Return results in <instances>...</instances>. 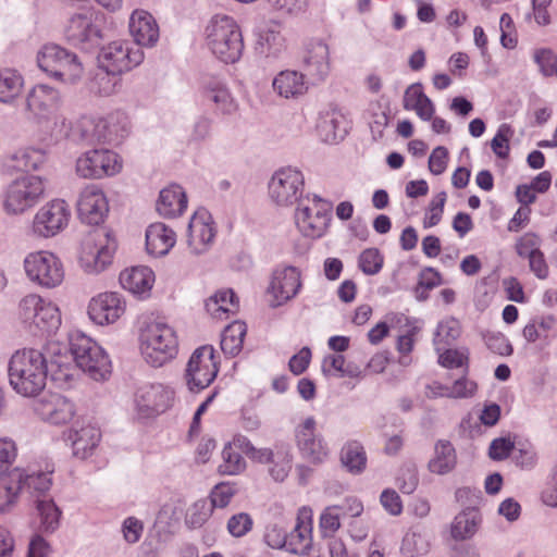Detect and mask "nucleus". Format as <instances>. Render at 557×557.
Segmentation results:
<instances>
[{"label": "nucleus", "instance_id": "30", "mask_svg": "<svg viewBox=\"0 0 557 557\" xmlns=\"http://www.w3.org/2000/svg\"><path fill=\"white\" fill-rule=\"evenodd\" d=\"M304 64L310 76L323 81L330 72L329 46L320 39L311 40L306 48Z\"/></svg>", "mask_w": 557, "mask_h": 557}, {"label": "nucleus", "instance_id": "24", "mask_svg": "<svg viewBox=\"0 0 557 557\" xmlns=\"http://www.w3.org/2000/svg\"><path fill=\"white\" fill-rule=\"evenodd\" d=\"M125 311V302L114 292L102 293L94 297L88 306L89 318L99 325L114 323Z\"/></svg>", "mask_w": 557, "mask_h": 557}, {"label": "nucleus", "instance_id": "39", "mask_svg": "<svg viewBox=\"0 0 557 557\" xmlns=\"http://www.w3.org/2000/svg\"><path fill=\"white\" fill-rule=\"evenodd\" d=\"M312 527L310 517H298L294 529L287 533L286 552L295 555H308L312 547Z\"/></svg>", "mask_w": 557, "mask_h": 557}, {"label": "nucleus", "instance_id": "2", "mask_svg": "<svg viewBox=\"0 0 557 557\" xmlns=\"http://www.w3.org/2000/svg\"><path fill=\"white\" fill-rule=\"evenodd\" d=\"M140 351L147 363L162 367L177 354L175 331L162 320L146 318L139 329Z\"/></svg>", "mask_w": 557, "mask_h": 557}, {"label": "nucleus", "instance_id": "23", "mask_svg": "<svg viewBox=\"0 0 557 557\" xmlns=\"http://www.w3.org/2000/svg\"><path fill=\"white\" fill-rule=\"evenodd\" d=\"M109 206L103 191L96 185L86 186L77 200V212L82 222L99 225L103 222Z\"/></svg>", "mask_w": 557, "mask_h": 557}, {"label": "nucleus", "instance_id": "46", "mask_svg": "<svg viewBox=\"0 0 557 557\" xmlns=\"http://www.w3.org/2000/svg\"><path fill=\"white\" fill-rule=\"evenodd\" d=\"M46 159L47 156L44 149L28 147L13 153L8 161V166L13 170L28 172L38 170L46 162Z\"/></svg>", "mask_w": 557, "mask_h": 557}, {"label": "nucleus", "instance_id": "11", "mask_svg": "<svg viewBox=\"0 0 557 557\" xmlns=\"http://www.w3.org/2000/svg\"><path fill=\"white\" fill-rule=\"evenodd\" d=\"M64 37L73 46L85 50L98 46L101 39V29L97 24L94 10L82 8L71 14L64 26Z\"/></svg>", "mask_w": 557, "mask_h": 557}, {"label": "nucleus", "instance_id": "22", "mask_svg": "<svg viewBox=\"0 0 557 557\" xmlns=\"http://www.w3.org/2000/svg\"><path fill=\"white\" fill-rule=\"evenodd\" d=\"M7 478H10V487H17L12 495V503L20 492L28 493L33 502L36 498L51 497L48 494L52 485L51 473L38 472L25 474L21 469L15 468L7 474Z\"/></svg>", "mask_w": 557, "mask_h": 557}, {"label": "nucleus", "instance_id": "41", "mask_svg": "<svg viewBox=\"0 0 557 557\" xmlns=\"http://www.w3.org/2000/svg\"><path fill=\"white\" fill-rule=\"evenodd\" d=\"M457 465L454 445L446 440H438L434 446V455L428 462L430 472L444 475L451 472Z\"/></svg>", "mask_w": 557, "mask_h": 557}, {"label": "nucleus", "instance_id": "38", "mask_svg": "<svg viewBox=\"0 0 557 557\" xmlns=\"http://www.w3.org/2000/svg\"><path fill=\"white\" fill-rule=\"evenodd\" d=\"M154 274L148 267H134L120 274L122 287L135 295L148 294L153 285Z\"/></svg>", "mask_w": 557, "mask_h": 557}, {"label": "nucleus", "instance_id": "12", "mask_svg": "<svg viewBox=\"0 0 557 557\" xmlns=\"http://www.w3.org/2000/svg\"><path fill=\"white\" fill-rule=\"evenodd\" d=\"M122 170L119 154L109 149H91L82 153L75 162L76 174L86 180L113 176Z\"/></svg>", "mask_w": 557, "mask_h": 557}, {"label": "nucleus", "instance_id": "61", "mask_svg": "<svg viewBox=\"0 0 557 557\" xmlns=\"http://www.w3.org/2000/svg\"><path fill=\"white\" fill-rule=\"evenodd\" d=\"M438 354V363L448 369L461 368L468 366V355L466 351L450 349L444 346Z\"/></svg>", "mask_w": 557, "mask_h": 557}, {"label": "nucleus", "instance_id": "57", "mask_svg": "<svg viewBox=\"0 0 557 557\" xmlns=\"http://www.w3.org/2000/svg\"><path fill=\"white\" fill-rule=\"evenodd\" d=\"M212 508L205 499L197 500L187 511L186 524L191 529L200 528L211 516Z\"/></svg>", "mask_w": 557, "mask_h": 557}, {"label": "nucleus", "instance_id": "16", "mask_svg": "<svg viewBox=\"0 0 557 557\" xmlns=\"http://www.w3.org/2000/svg\"><path fill=\"white\" fill-rule=\"evenodd\" d=\"M302 287L301 272L294 265L277 267L271 275L268 294L270 307H281L294 299Z\"/></svg>", "mask_w": 557, "mask_h": 557}, {"label": "nucleus", "instance_id": "17", "mask_svg": "<svg viewBox=\"0 0 557 557\" xmlns=\"http://www.w3.org/2000/svg\"><path fill=\"white\" fill-rule=\"evenodd\" d=\"M317 421L307 417L295 429V442L304 459L313 465L323 463L330 455V448L324 437L315 432Z\"/></svg>", "mask_w": 557, "mask_h": 557}, {"label": "nucleus", "instance_id": "7", "mask_svg": "<svg viewBox=\"0 0 557 557\" xmlns=\"http://www.w3.org/2000/svg\"><path fill=\"white\" fill-rule=\"evenodd\" d=\"M115 249L116 240L111 232L94 228L82 240L81 265L87 273H99L111 263Z\"/></svg>", "mask_w": 557, "mask_h": 557}, {"label": "nucleus", "instance_id": "49", "mask_svg": "<svg viewBox=\"0 0 557 557\" xmlns=\"http://www.w3.org/2000/svg\"><path fill=\"white\" fill-rule=\"evenodd\" d=\"M318 129L323 136V140L330 144L342 140L347 133L345 119L337 113H331L323 117Z\"/></svg>", "mask_w": 557, "mask_h": 557}, {"label": "nucleus", "instance_id": "55", "mask_svg": "<svg viewBox=\"0 0 557 557\" xmlns=\"http://www.w3.org/2000/svg\"><path fill=\"white\" fill-rule=\"evenodd\" d=\"M384 258L376 248L363 250L358 259L359 269L367 275L377 274L383 267Z\"/></svg>", "mask_w": 557, "mask_h": 557}, {"label": "nucleus", "instance_id": "59", "mask_svg": "<svg viewBox=\"0 0 557 557\" xmlns=\"http://www.w3.org/2000/svg\"><path fill=\"white\" fill-rule=\"evenodd\" d=\"M445 202H446V193L445 191H441L435 197H433V199L431 200V202L429 205V210L423 220L424 228L433 227L441 222L442 215L444 212Z\"/></svg>", "mask_w": 557, "mask_h": 557}, {"label": "nucleus", "instance_id": "62", "mask_svg": "<svg viewBox=\"0 0 557 557\" xmlns=\"http://www.w3.org/2000/svg\"><path fill=\"white\" fill-rule=\"evenodd\" d=\"M253 525L251 516L247 512H238L233 515L227 521V531L234 537L246 535Z\"/></svg>", "mask_w": 557, "mask_h": 557}, {"label": "nucleus", "instance_id": "19", "mask_svg": "<svg viewBox=\"0 0 557 557\" xmlns=\"http://www.w3.org/2000/svg\"><path fill=\"white\" fill-rule=\"evenodd\" d=\"M216 228L210 212L203 208L197 210L189 220L187 244L191 255L206 253L212 246Z\"/></svg>", "mask_w": 557, "mask_h": 557}, {"label": "nucleus", "instance_id": "63", "mask_svg": "<svg viewBox=\"0 0 557 557\" xmlns=\"http://www.w3.org/2000/svg\"><path fill=\"white\" fill-rule=\"evenodd\" d=\"M16 457V443L10 437H0V473L7 472Z\"/></svg>", "mask_w": 557, "mask_h": 557}, {"label": "nucleus", "instance_id": "48", "mask_svg": "<svg viewBox=\"0 0 557 557\" xmlns=\"http://www.w3.org/2000/svg\"><path fill=\"white\" fill-rule=\"evenodd\" d=\"M247 326L242 321H234L227 325L221 336V349L231 357L238 355L243 348Z\"/></svg>", "mask_w": 557, "mask_h": 557}, {"label": "nucleus", "instance_id": "20", "mask_svg": "<svg viewBox=\"0 0 557 557\" xmlns=\"http://www.w3.org/2000/svg\"><path fill=\"white\" fill-rule=\"evenodd\" d=\"M200 96L202 102L218 115H232L238 109V103L226 83L219 77H206L202 81Z\"/></svg>", "mask_w": 557, "mask_h": 557}, {"label": "nucleus", "instance_id": "36", "mask_svg": "<svg viewBox=\"0 0 557 557\" xmlns=\"http://www.w3.org/2000/svg\"><path fill=\"white\" fill-rule=\"evenodd\" d=\"M274 91L283 98L290 99L302 96L308 90L305 75L294 70L280 72L272 83Z\"/></svg>", "mask_w": 557, "mask_h": 557}, {"label": "nucleus", "instance_id": "27", "mask_svg": "<svg viewBox=\"0 0 557 557\" xmlns=\"http://www.w3.org/2000/svg\"><path fill=\"white\" fill-rule=\"evenodd\" d=\"M60 94L48 85H36L27 95L26 108L38 121L59 112Z\"/></svg>", "mask_w": 557, "mask_h": 557}, {"label": "nucleus", "instance_id": "10", "mask_svg": "<svg viewBox=\"0 0 557 557\" xmlns=\"http://www.w3.org/2000/svg\"><path fill=\"white\" fill-rule=\"evenodd\" d=\"M144 60L141 49L126 40H115L102 47L98 54L99 66L117 76L139 65Z\"/></svg>", "mask_w": 557, "mask_h": 557}, {"label": "nucleus", "instance_id": "52", "mask_svg": "<svg viewBox=\"0 0 557 557\" xmlns=\"http://www.w3.org/2000/svg\"><path fill=\"white\" fill-rule=\"evenodd\" d=\"M246 467V460L240 453L225 444L222 450V462L218 467V472L222 475H238L245 471Z\"/></svg>", "mask_w": 557, "mask_h": 557}, {"label": "nucleus", "instance_id": "3", "mask_svg": "<svg viewBox=\"0 0 557 557\" xmlns=\"http://www.w3.org/2000/svg\"><path fill=\"white\" fill-rule=\"evenodd\" d=\"M207 45L211 52L226 64L236 63L244 50L239 26L227 15H215L206 29Z\"/></svg>", "mask_w": 557, "mask_h": 557}, {"label": "nucleus", "instance_id": "60", "mask_svg": "<svg viewBox=\"0 0 557 557\" xmlns=\"http://www.w3.org/2000/svg\"><path fill=\"white\" fill-rule=\"evenodd\" d=\"M341 527L339 507H327L320 517V529L324 537L333 536Z\"/></svg>", "mask_w": 557, "mask_h": 557}, {"label": "nucleus", "instance_id": "40", "mask_svg": "<svg viewBox=\"0 0 557 557\" xmlns=\"http://www.w3.org/2000/svg\"><path fill=\"white\" fill-rule=\"evenodd\" d=\"M482 515L475 508H467L459 512L450 525V535L456 541L472 539L480 529Z\"/></svg>", "mask_w": 557, "mask_h": 557}, {"label": "nucleus", "instance_id": "8", "mask_svg": "<svg viewBox=\"0 0 557 557\" xmlns=\"http://www.w3.org/2000/svg\"><path fill=\"white\" fill-rule=\"evenodd\" d=\"M332 203L320 196L306 195L299 200L295 211V222L299 232L310 238L321 237L331 220Z\"/></svg>", "mask_w": 557, "mask_h": 557}, {"label": "nucleus", "instance_id": "4", "mask_svg": "<svg viewBox=\"0 0 557 557\" xmlns=\"http://www.w3.org/2000/svg\"><path fill=\"white\" fill-rule=\"evenodd\" d=\"M70 354L76 366L95 381H104L111 374V361L103 348L81 331L69 335Z\"/></svg>", "mask_w": 557, "mask_h": 557}, {"label": "nucleus", "instance_id": "35", "mask_svg": "<svg viewBox=\"0 0 557 557\" xmlns=\"http://www.w3.org/2000/svg\"><path fill=\"white\" fill-rule=\"evenodd\" d=\"M101 433L94 425H84L79 429L72 428L69 432L74 456L86 459L100 442Z\"/></svg>", "mask_w": 557, "mask_h": 557}, {"label": "nucleus", "instance_id": "34", "mask_svg": "<svg viewBox=\"0 0 557 557\" xmlns=\"http://www.w3.org/2000/svg\"><path fill=\"white\" fill-rule=\"evenodd\" d=\"M175 243V232L163 223H153L146 231V248L154 257L166 255Z\"/></svg>", "mask_w": 557, "mask_h": 557}, {"label": "nucleus", "instance_id": "13", "mask_svg": "<svg viewBox=\"0 0 557 557\" xmlns=\"http://www.w3.org/2000/svg\"><path fill=\"white\" fill-rule=\"evenodd\" d=\"M24 269L30 281L48 288L58 286L64 277L62 263L49 251L29 253L24 260Z\"/></svg>", "mask_w": 557, "mask_h": 557}, {"label": "nucleus", "instance_id": "33", "mask_svg": "<svg viewBox=\"0 0 557 557\" xmlns=\"http://www.w3.org/2000/svg\"><path fill=\"white\" fill-rule=\"evenodd\" d=\"M157 211L164 218H176L186 210L187 197L182 186L173 184L163 188L157 200Z\"/></svg>", "mask_w": 557, "mask_h": 557}, {"label": "nucleus", "instance_id": "54", "mask_svg": "<svg viewBox=\"0 0 557 557\" xmlns=\"http://www.w3.org/2000/svg\"><path fill=\"white\" fill-rule=\"evenodd\" d=\"M533 61L544 77H552L556 72L557 54L549 48H540L533 52Z\"/></svg>", "mask_w": 557, "mask_h": 557}, {"label": "nucleus", "instance_id": "9", "mask_svg": "<svg viewBox=\"0 0 557 557\" xmlns=\"http://www.w3.org/2000/svg\"><path fill=\"white\" fill-rule=\"evenodd\" d=\"M45 191L44 180L38 175H23L7 188L4 209L8 213L20 214L33 208Z\"/></svg>", "mask_w": 557, "mask_h": 557}, {"label": "nucleus", "instance_id": "58", "mask_svg": "<svg viewBox=\"0 0 557 557\" xmlns=\"http://www.w3.org/2000/svg\"><path fill=\"white\" fill-rule=\"evenodd\" d=\"M512 135L513 131L510 125L504 123L498 127L496 135L491 140V148L498 158L505 159L508 157L510 150L509 140Z\"/></svg>", "mask_w": 557, "mask_h": 557}, {"label": "nucleus", "instance_id": "31", "mask_svg": "<svg viewBox=\"0 0 557 557\" xmlns=\"http://www.w3.org/2000/svg\"><path fill=\"white\" fill-rule=\"evenodd\" d=\"M39 140L47 147L54 146L63 139L71 137V122L59 112L51 114L49 119L38 121Z\"/></svg>", "mask_w": 557, "mask_h": 557}, {"label": "nucleus", "instance_id": "29", "mask_svg": "<svg viewBox=\"0 0 557 557\" xmlns=\"http://www.w3.org/2000/svg\"><path fill=\"white\" fill-rule=\"evenodd\" d=\"M39 354L44 357L52 380H61L69 376L70 346L67 347L57 341H49L39 350Z\"/></svg>", "mask_w": 557, "mask_h": 557}, {"label": "nucleus", "instance_id": "44", "mask_svg": "<svg viewBox=\"0 0 557 557\" xmlns=\"http://www.w3.org/2000/svg\"><path fill=\"white\" fill-rule=\"evenodd\" d=\"M24 89V77L10 67L0 69V102L12 104Z\"/></svg>", "mask_w": 557, "mask_h": 557}, {"label": "nucleus", "instance_id": "18", "mask_svg": "<svg viewBox=\"0 0 557 557\" xmlns=\"http://www.w3.org/2000/svg\"><path fill=\"white\" fill-rule=\"evenodd\" d=\"M173 400L174 391L160 383L143 385L135 394L136 409L145 418L165 412Z\"/></svg>", "mask_w": 557, "mask_h": 557}, {"label": "nucleus", "instance_id": "25", "mask_svg": "<svg viewBox=\"0 0 557 557\" xmlns=\"http://www.w3.org/2000/svg\"><path fill=\"white\" fill-rule=\"evenodd\" d=\"M523 338L536 344L540 351L548 348L557 339V317L541 314L531 319L522 330Z\"/></svg>", "mask_w": 557, "mask_h": 557}, {"label": "nucleus", "instance_id": "1", "mask_svg": "<svg viewBox=\"0 0 557 557\" xmlns=\"http://www.w3.org/2000/svg\"><path fill=\"white\" fill-rule=\"evenodd\" d=\"M49 370L37 349L15 351L9 360L8 375L11 387L24 397H36L47 384Z\"/></svg>", "mask_w": 557, "mask_h": 557}, {"label": "nucleus", "instance_id": "15", "mask_svg": "<svg viewBox=\"0 0 557 557\" xmlns=\"http://www.w3.org/2000/svg\"><path fill=\"white\" fill-rule=\"evenodd\" d=\"M219 372L212 346L197 348L189 358L186 369V380L191 392L208 387Z\"/></svg>", "mask_w": 557, "mask_h": 557}, {"label": "nucleus", "instance_id": "50", "mask_svg": "<svg viewBox=\"0 0 557 557\" xmlns=\"http://www.w3.org/2000/svg\"><path fill=\"white\" fill-rule=\"evenodd\" d=\"M460 333L461 327L457 319L448 318L441 321L433 338L436 352L444 349V346H448L455 342L460 336Z\"/></svg>", "mask_w": 557, "mask_h": 557}, {"label": "nucleus", "instance_id": "56", "mask_svg": "<svg viewBox=\"0 0 557 557\" xmlns=\"http://www.w3.org/2000/svg\"><path fill=\"white\" fill-rule=\"evenodd\" d=\"M237 493L236 484L231 482H222L216 484L210 493L211 508H224Z\"/></svg>", "mask_w": 557, "mask_h": 557}, {"label": "nucleus", "instance_id": "64", "mask_svg": "<svg viewBox=\"0 0 557 557\" xmlns=\"http://www.w3.org/2000/svg\"><path fill=\"white\" fill-rule=\"evenodd\" d=\"M419 483L418 470L414 465H408L400 470V474L397 478V484L399 490L404 494H412Z\"/></svg>", "mask_w": 557, "mask_h": 557}, {"label": "nucleus", "instance_id": "28", "mask_svg": "<svg viewBox=\"0 0 557 557\" xmlns=\"http://www.w3.org/2000/svg\"><path fill=\"white\" fill-rule=\"evenodd\" d=\"M134 45L137 47H153L159 40V26L154 17L145 10H135L128 23Z\"/></svg>", "mask_w": 557, "mask_h": 557}, {"label": "nucleus", "instance_id": "21", "mask_svg": "<svg viewBox=\"0 0 557 557\" xmlns=\"http://www.w3.org/2000/svg\"><path fill=\"white\" fill-rule=\"evenodd\" d=\"M69 216L70 211L65 201L52 200L36 213L34 231L42 237L53 236L67 225Z\"/></svg>", "mask_w": 557, "mask_h": 557}, {"label": "nucleus", "instance_id": "5", "mask_svg": "<svg viewBox=\"0 0 557 557\" xmlns=\"http://www.w3.org/2000/svg\"><path fill=\"white\" fill-rule=\"evenodd\" d=\"M37 63L41 71L64 83H76L84 74V65L78 55L55 44L41 48Z\"/></svg>", "mask_w": 557, "mask_h": 557}, {"label": "nucleus", "instance_id": "32", "mask_svg": "<svg viewBox=\"0 0 557 557\" xmlns=\"http://www.w3.org/2000/svg\"><path fill=\"white\" fill-rule=\"evenodd\" d=\"M35 523L37 531L41 534H52L60 527L62 516L61 509L57 506L52 497L36 498Z\"/></svg>", "mask_w": 557, "mask_h": 557}, {"label": "nucleus", "instance_id": "6", "mask_svg": "<svg viewBox=\"0 0 557 557\" xmlns=\"http://www.w3.org/2000/svg\"><path fill=\"white\" fill-rule=\"evenodd\" d=\"M18 314L21 321L34 334H51L61 325V313L57 305L35 294H29L21 300Z\"/></svg>", "mask_w": 557, "mask_h": 557}, {"label": "nucleus", "instance_id": "26", "mask_svg": "<svg viewBox=\"0 0 557 557\" xmlns=\"http://www.w3.org/2000/svg\"><path fill=\"white\" fill-rule=\"evenodd\" d=\"M35 411L47 422L64 424L73 419L75 406L65 396L50 394L36 404Z\"/></svg>", "mask_w": 557, "mask_h": 557}, {"label": "nucleus", "instance_id": "53", "mask_svg": "<svg viewBox=\"0 0 557 557\" xmlns=\"http://www.w3.org/2000/svg\"><path fill=\"white\" fill-rule=\"evenodd\" d=\"M430 543L425 535L417 530H410L403 539L400 552L406 557L422 556L429 552Z\"/></svg>", "mask_w": 557, "mask_h": 557}, {"label": "nucleus", "instance_id": "51", "mask_svg": "<svg viewBox=\"0 0 557 557\" xmlns=\"http://www.w3.org/2000/svg\"><path fill=\"white\" fill-rule=\"evenodd\" d=\"M100 122L107 124L103 128L104 143H119L128 134V122L124 113H112L106 119H100Z\"/></svg>", "mask_w": 557, "mask_h": 557}, {"label": "nucleus", "instance_id": "14", "mask_svg": "<svg viewBox=\"0 0 557 557\" xmlns=\"http://www.w3.org/2000/svg\"><path fill=\"white\" fill-rule=\"evenodd\" d=\"M304 186L305 177L299 170L283 168L273 174L269 183V195L278 206L298 205L305 197L302 196Z\"/></svg>", "mask_w": 557, "mask_h": 557}, {"label": "nucleus", "instance_id": "47", "mask_svg": "<svg viewBox=\"0 0 557 557\" xmlns=\"http://www.w3.org/2000/svg\"><path fill=\"white\" fill-rule=\"evenodd\" d=\"M269 474L276 482H283L288 476L293 466L290 446L285 443L274 445V454L269 462Z\"/></svg>", "mask_w": 557, "mask_h": 557}, {"label": "nucleus", "instance_id": "45", "mask_svg": "<svg viewBox=\"0 0 557 557\" xmlns=\"http://www.w3.org/2000/svg\"><path fill=\"white\" fill-rule=\"evenodd\" d=\"M367 454L360 442L348 441L342 447L341 462L349 473H362L367 468Z\"/></svg>", "mask_w": 557, "mask_h": 557}, {"label": "nucleus", "instance_id": "43", "mask_svg": "<svg viewBox=\"0 0 557 557\" xmlns=\"http://www.w3.org/2000/svg\"><path fill=\"white\" fill-rule=\"evenodd\" d=\"M285 39L277 23H269L260 28L257 50L267 57H276L284 49Z\"/></svg>", "mask_w": 557, "mask_h": 557}, {"label": "nucleus", "instance_id": "37", "mask_svg": "<svg viewBox=\"0 0 557 557\" xmlns=\"http://www.w3.org/2000/svg\"><path fill=\"white\" fill-rule=\"evenodd\" d=\"M403 107L407 111H414L423 121H430L435 113L432 100L423 92L422 84L413 83L405 90Z\"/></svg>", "mask_w": 557, "mask_h": 557}, {"label": "nucleus", "instance_id": "42", "mask_svg": "<svg viewBox=\"0 0 557 557\" xmlns=\"http://www.w3.org/2000/svg\"><path fill=\"white\" fill-rule=\"evenodd\" d=\"M106 123L100 119L83 116L79 119L74 128H72L71 139L75 143L94 145L103 141Z\"/></svg>", "mask_w": 557, "mask_h": 557}]
</instances>
